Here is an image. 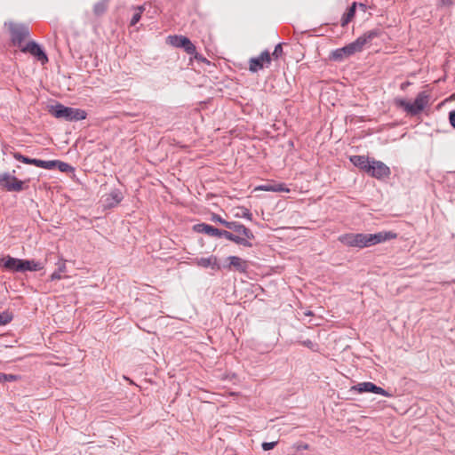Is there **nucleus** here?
<instances>
[{"instance_id":"9b49d317","label":"nucleus","mask_w":455,"mask_h":455,"mask_svg":"<svg viewBox=\"0 0 455 455\" xmlns=\"http://www.w3.org/2000/svg\"><path fill=\"white\" fill-rule=\"evenodd\" d=\"M272 61L270 52L266 50L262 52L258 57L250 59L249 69L251 72H257L264 68H267Z\"/></svg>"},{"instance_id":"72a5a7b5","label":"nucleus","mask_w":455,"mask_h":455,"mask_svg":"<svg viewBox=\"0 0 455 455\" xmlns=\"http://www.w3.org/2000/svg\"><path fill=\"white\" fill-rule=\"evenodd\" d=\"M278 442H264L261 447L264 451H270L277 445Z\"/></svg>"},{"instance_id":"39448f33","label":"nucleus","mask_w":455,"mask_h":455,"mask_svg":"<svg viewBox=\"0 0 455 455\" xmlns=\"http://www.w3.org/2000/svg\"><path fill=\"white\" fill-rule=\"evenodd\" d=\"M168 42L174 47L183 49L188 54L195 55L197 59V52L195 44L185 36H169Z\"/></svg>"},{"instance_id":"f8f14e48","label":"nucleus","mask_w":455,"mask_h":455,"mask_svg":"<svg viewBox=\"0 0 455 455\" xmlns=\"http://www.w3.org/2000/svg\"><path fill=\"white\" fill-rule=\"evenodd\" d=\"M363 237V233H349L340 235L339 240L347 246L363 249L364 248Z\"/></svg>"},{"instance_id":"6e6552de","label":"nucleus","mask_w":455,"mask_h":455,"mask_svg":"<svg viewBox=\"0 0 455 455\" xmlns=\"http://www.w3.org/2000/svg\"><path fill=\"white\" fill-rule=\"evenodd\" d=\"M367 173L377 180H382L389 178L391 171L383 162L372 159Z\"/></svg>"},{"instance_id":"4468645a","label":"nucleus","mask_w":455,"mask_h":455,"mask_svg":"<svg viewBox=\"0 0 455 455\" xmlns=\"http://www.w3.org/2000/svg\"><path fill=\"white\" fill-rule=\"evenodd\" d=\"M226 228L229 230H233L235 233L238 234V235H242V238L248 239L249 242L255 239L253 232L238 221H228Z\"/></svg>"},{"instance_id":"c03bdc74","label":"nucleus","mask_w":455,"mask_h":455,"mask_svg":"<svg viewBox=\"0 0 455 455\" xmlns=\"http://www.w3.org/2000/svg\"><path fill=\"white\" fill-rule=\"evenodd\" d=\"M301 448H303V449H305V450H306V449H307V448H308V445H307V444L301 445Z\"/></svg>"},{"instance_id":"e433bc0d","label":"nucleus","mask_w":455,"mask_h":455,"mask_svg":"<svg viewBox=\"0 0 455 455\" xmlns=\"http://www.w3.org/2000/svg\"><path fill=\"white\" fill-rule=\"evenodd\" d=\"M45 161L41 159L34 158L33 165L44 169Z\"/></svg>"},{"instance_id":"37998d69","label":"nucleus","mask_w":455,"mask_h":455,"mask_svg":"<svg viewBox=\"0 0 455 455\" xmlns=\"http://www.w3.org/2000/svg\"><path fill=\"white\" fill-rule=\"evenodd\" d=\"M401 85H406V86H409V85H411V83H410V82H404V83H403Z\"/></svg>"},{"instance_id":"f3484780","label":"nucleus","mask_w":455,"mask_h":455,"mask_svg":"<svg viewBox=\"0 0 455 455\" xmlns=\"http://www.w3.org/2000/svg\"><path fill=\"white\" fill-rule=\"evenodd\" d=\"M217 237H224L228 241H231L238 245H243L244 247L251 248L252 243L248 241V239L242 238V236L233 234L228 230L219 229Z\"/></svg>"},{"instance_id":"423d86ee","label":"nucleus","mask_w":455,"mask_h":455,"mask_svg":"<svg viewBox=\"0 0 455 455\" xmlns=\"http://www.w3.org/2000/svg\"><path fill=\"white\" fill-rule=\"evenodd\" d=\"M397 234L393 231H381L375 234H364V248L370 247L386 241L395 239Z\"/></svg>"},{"instance_id":"c85d7f7f","label":"nucleus","mask_w":455,"mask_h":455,"mask_svg":"<svg viewBox=\"0 0 455 455\" xmlns=\"http://www.w3.org/2000/svg\"><path fill=\"white\" fill-rule=\"evenodd\" d=\"M236 217L244 218L252 220V213L245 207L239 208V212L235 214Z\"/></svg>"},{"instance_id":"20e7f679","label":"nucleus","mask_w":455,"mask_h":455,"mask_svg":"<svg viewBox=\"0 0 455 455\" xmlns=\"http://www.w3.org/2000/svg\"><path fill=\"white\" fill-rule=\"evenodd\" d=\"M25 181H22L11 175L9 172H3L0 174V186L9 192H20L24 190Z\"/></svg>"},{"instance_id":"aec40b11","label":"nucleus","mask_w":455,"mask_h":455,"mask_svg":"<svg viewBox=\"0 0 455 455\" xmlns=\"http://www.w3.org/2000/svg\"><path fill=\"white\" fill-rule=\"evenodd\" d=\"M256 190L262 191H271V192H290V189L286 187L284 183H267L264 185L258 186Z\"/></svg>"},{"instance_id":"4c0bfd02","label":"nucleus","mask_w":455,"mask_h":455,"mask_svg":"<svg viewBox=\"0 0 455 455\" xmlns=\"http://www.w3.org/2000/svg\"><path fill=\"white\" fill-rule=\"evenodd\" d=\"M301 344L306 347H308L310 349H314L315 344L311 340V339H306V340H303L301 342Z\"/></svg>"},{"instance_id":"412c9836","label":"nucleus","mask_w":455,"mask_h":455,"mask_svg":"<svg viewBox=\"0 0 455 455\" xmlns=\"http://www.w3.org/2000/svg\"><path fill=\"white\" fill-rule=\"evenodd\" d=\"M194 230L197 233H204L210 236H218L219 228L206 224V223H199L194 226Z\"/></svg>"},{"instance_id":"a19ab883","label":"nucleus","mask_w":455,"mask_h":455,"mask_svg":"<svg viewBox=\"0 0 455 455\" xmlns=\"http://www.w3.org/2000/svg\"><path fill=\"white\" fill-rule=\"evenodd\" d=\"M442 5L450 6L453 4V0H439Z\"/></svg>"},{"instance_id":"2eb2a0df","label":"nucleus","mask_w":455,"mask_h":455,"mask_svg":"<svg viewBox=\"0 0 455 455\" xmlns=\"http://www.w3.org/2000/svg\"><path fill=\"white\" fill-rule=\"evenodd\" d=\"M226 260L228 263L222 265L221 269L224 268L228 271L235 269L240 273H244L248 267L247 262L238 256H229Z\"/></svg>"},{"instance_id":"cd10ccee","label":"nucleus","mask_w":455,"mask_h":455,"mask_svg":"<svg viewBox=\"0 0 455 455\" xmlns=\"http://www.w3.org/2000/svg\"><path fill=\"white\" fill-rule=\"evenodd\" d=\"M56 168H58L61 172H66V173L74 172V170H75L70 164L61 162L60 160L57 161Z\"/></svg>"},{"instance_id":"5701e85b","label":"nucleus","mask_w":455,"mask_h":455,"mask_svg":"<svg viewBox=\"0 0 455 455\" xmlns=\"http://www.w3.org/2000/svg\"><path fill=\"white\" fill-rule=\"evenodd\" d=\"M71 114L68 122H77L86 118L87 113L84 109L71 108Z\"/></svg>"},{"instance_id":"7ed1b4c3","label":"nucleus","mask_w":455,"mask_h":455,"mask_svg":"<svg viewBox=\"0 0 455 455\" xmlns=\"http://www.w3.org/2000/svg\"><path fill=\"white\" fill-rule=\"evenodd\" d=\"M5 26L8 27L12 44L21 48V44L30 34L28 26L12 21L5 22Z\"/></svg>"},{"instance_id":"ea45409f","label":"nucleus","mask_w":455,"mask_h":455,"mask_svg":"<svg viewBox=\"0 0 455 455\" xmlns=\"http://www.w3.org/2000/svg\"><path fill=\"white\" fill-rule=\"evenodd\" d=\"M62 277L60 275V273L58 272L57 270L54 271L51 275H50V280L51 281H56V280H60Z\"/></svg>"},{"instance_id":"f704fd0d","label":"nucleus","mask_w":455,"mask_h":455,"mask_svg":"<svg viewBox=\"0 0 455 455\" xmlns=\"http://www.w3.org/2000/svg\"><path fill=\"white\" fill-rule=\"evenodd\" d=\"M58 265L57 271L60 273L66 272V261L63 259H60L59 261L56 263Z\"/></svg>"},{"instance_id":"c756f323","label":"nucleus","mask_w":455,"mask_h":455,"mask_svg":"<svg viewBox=\"0 0 455 455\" xmlns=\"http://www.w3.org/2000/svg\"><path fill=\"white\" fill-rule=\"evenodd\" d=\"M12 314L8 312V311H4L3 313L0 314V325H5L7 323H9L12 320Z\"/></svg>"},{"instance_id":"1a4fd4ad","label":"nucleus","mask_w":455,"mask_h":455,"mask_svg":"<svg viewBox=\"0 0 455 455\" xmlns=\"http://www.w3.org/2000/svg\"><path fill=\"white\" fill-rule=\"evenodd\" d=\"M356 52H360V50L354 41L342 48H339L331 52L330 59L334 61H342Z\"/></svg>"},{"instance_id":"bb28decb","label":"nucleus","mask_w":455,"mask_h":455,"mask_svg":"<svg viewBox=\"0 0 455 455\" xmlns=\"http://www.w3.org/2000/svg\"><path fill=\"white\" fill-rule=\"evenodd\" d=\"M20 377L14 374H6L0 372V383L16 381Z\"/></svg>"},{"instance_id":"0eeeda50","label":"nucleus","mask_w":455,"mask_h":455,"mask_svg":"<svg viewBox=\"0 0 455 455\" xmlns=\"http://www.w3.org/2000/svg\"><path fill=\"white\" fill-rule=\"evenodd\" d=\"M20 51L25 53H30L42 64L48 62V57L42 46L35 41H29L26 45L20 48Z\"/></svg>"},{"instance_id":"b1692460","label":"nucleus","mask_w":455,"mask_h":455,"mask_svg":"<svg viewBox=\"0 0 455 455\" xmlns=\"http://www.w3.org/2000/svg\"><path fill=\"white\" fill-rule=\"evenodd\" d=\"M108 3L109 0H100L96 3L93 6V13L98 17L103 15L108 10Z\"/></svg>"},{"instance_id":"4be33fe9","label":"nucleus","mask_w":455,"mask_h":455,"mask_svg":"<svg viewBox=\"0 0 455 455\" xmlns=\"http://www.w3.org/2000/svg\"><path fill=\"white\" fill-rule=\"evenodd\" d=\"M356 12V3L353 2L352 4L346 10L340 20L341 27H346L355 17Z\"/></svg>"},{"instance_id":"ddd939ff","label":"nucleus","mask_w":455,"mask_h":455,"mask_svg":"<svg viewBox=\"0 0 455 455\" xmlns=\"http://www.w3.org/2000/svg\"><path fill=\"white\" fill-rule=\"evenodd\" d=\"M47 111L51 116H54L55 118L62 119L67 122H68V117L72 113L70 107L64 106L63 104L59 102H57L54 105H48Z\"/></svg>"},{"instance_id":"79ce46f5","label":"nucleus","mask_w":455,"mask_h":455,"mask_svg":"<svg viewBox=\"0 0 455 455\" xmlns=\"http://www.w3.org/2000/svg\"><path fill=\"white\" fill-rule=\"evenodd\" d=\"M304 315L310 316V315H313V313H312V311L307 310V311L304 312Z\"/></svg>"},{"instance_id":"a211bd4d","label":"nucleus","mask_w":455,"mask_h":455,"mask_svg":"<svg viewBox=\"0 0 455 455\" xmlns=\"http://www.w3.org/2000/svg\"><path fill=\"white\" fill-rule=\"evenodd\" d=\"M382 34L381 29L374 28L363 33L361 36H359L356 40H355L356 45L358 46L360 52L363 49V46L371 42L374 38L380 36Z\"/></svg>"},{"instance_id":"9d476101","label":"nucleus","mask_w":455,"mask_h":455,"mask_svg":"<svg viewBox=\"0 0 455 455\" xmlns=\"http://www.w3.org/2000/svg\"><path fill=\"white\" fill-rule=\"evenodd\" d=\"M350 391H355L357 393H373L381 395L386 397H390L392 395L384 388L375 385L372 382H362L351 387Z\"/></svg>"},{"instance_id":"a878e982","label":"nucleus","mask_w":455,"mask_h":455,"mask_svg":"<svg viewBox=\"0 0 455 455\" xmlns=\"http://www.w3.org/2000/svg\"><path fill=\"white\" fill-rule=\"evenodd\" d=\"M13 157H14V159H16L19 162H21V163L26 164H32L33 165L34 158H30V157L27 156L22 155L21 153L15 152L13 154Z\"/></svg>"},{"instance_id":"2f4dec72","label":"nucleus","mask_w":455,"mask_h":455,"mask_svg":"<svg viewBox=\"0 0 455 455\" xmlns=\"http://www.w3.org/2000/svg\"><path fill=\"white\" fill-rule=\"evenodd\" d=\"M283 53V44H277L275 47V50L271 54L272 60H277L279 57H281Z\"/></svg>"},{"instance_id":"6ab92c4d","label":"nucleus","mask_w":455,"mask_h":455,"mask_svg":"<svg viewBox=\"0 0 455 455\" xmlns=\"http://www.w3.org/2000/svg\"><path fill=\"white\" fill-rule=\"evenodd\" d=\"M350 162L360 170L365 172L366 173L369 171L371 161L366 156H352L350 157Z\"/></svg>"},{"instance_id":"f257e3e1","label":"nucleus","mask_w":455,"mask_h":455,"mask_svg":"<svg viewBox=\"0 0 455 455\" xmlns=\"http://www.w3.org/2000/svg\"><path fill=\"white\" fill-rule=\"evenodd\" d=\"M429 100V94L427 93V92H421L417 95L413 101L405 98H395L394 100V104L397 108L402 109L408 116H415L419 115L425 108L428 106Z\"/></svg>"},{"instance_id":"473e14b6","label":"nucleus","mask_w":455,"mask_h":455,"mask_svg":"<svg viewBox=\"0 0 455 455\" xmlns=\"http://www.w3.org/2000/svg\"><path fill=\"white\" fill-rule=\"evenodd\" d=\"M211 220L216 223H220L223 225L225 228L227 227V224L228 223V220H224L220 215L217 213H212L211 216Z\"/></svg>"},{"instance_id":"7c9ffc66","label":"nucleus","mask_w":455,"mask_h":455,"mask_svg":"<svg viewBox=\"0 0 455 455\" xmlns=\"http://www.w3.org/2000/svg\"><path fill=\"white\" fill-rule=\"evenodd\" d=\"M139 12H135L132 15V18L131 20L130 25L135 26L141 19V14L144 11V8L142 6L138 7Z\"/></svg>"},{"instance_id":"c9c22d12","label":"nucleus","mask_w":455,"mask_h":455,"mask_svg":"<svg viewBox=\"0 0 455 455\" xmlns=\"http://www.w3.org/2000/svg\"><path fill=\"white\" fill-rule=\"evenodd\" d=\"M57 161L58 160L45 161L44 169H46V170H53V169H55L56 166H57Z\"/></svg>"},{"instance_id":"dca6fc26","label":"nucleus","mask_w":455,"mask_h":455,"mask_svg":"<svg viewBox=\"0 0 455 455\" xmlns=\"http://www.w3.org/2000/svg\"><path fill=\"white\" fill-rule=\"evenodd\" d=\"M192 262L201 267L208 268L211 267L213 270H221V265L218 262V258L214 255H211L208 258H195Z\"/></svg>"},{"instance_id":"393cba45","label":"nucleus","mask_w":455,"mask_h":455,"mask_svg":"<svg viewBox=\"0 0 455 455\" xmlns=\"http://www.w3.org/2000/svg\"><path fill=\"white\" fill-rule=\"evenodd\" d=\"M109 196L114 201L113 203H110V206H114L118 204L123 200V195L119 189H114L110 192Z\"/></svg>"},{"instance_id":"f03ea898","label":"nucleus","mask_w":455,"mask_h":455,"mask_svg":"<svg viewBox=\"0 0 455 455\" xmlns=\"http://www.w3.org/2000/svg\"><path fill=\"white\" fill-rule=\"evenodd\" d=\"M0 267L13 272L38 271L44 268V264L34 259L13 258L10 255L0 257Z\"/></svg>"},{"instance_id":"58836bf2","label":"nucleus","mask_w":455,"mask_h":455,"mask_svg":"<svg viewBox=\"0 0 455 455\" xmlns=\"http://www.w3.org/2000/svg\"><path fill=\"white\" fill-rule=\"evenodd\" d=\"M449 120L451 125L455 129V110H452L449 113Z\"/></svg>"}]
</instances>
